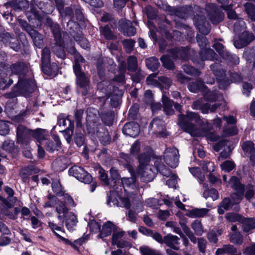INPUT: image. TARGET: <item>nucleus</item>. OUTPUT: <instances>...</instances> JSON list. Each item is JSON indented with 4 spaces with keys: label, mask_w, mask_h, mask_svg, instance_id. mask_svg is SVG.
<instances>
[{
    "label": "nucleus",
    "mask_w": 255,
    "mask_h": 255,
    "mask_svg": "<svg viewBox=\"0 0 255 255\" xmlns=\"http://www.w3.org/2000/svg\"><path fill=\"white\" fill-rule=\"evenodd\" d=\"M245 10L249 18L253 21H255V6L251 3L245 4Z\"/></svg>",
    "instance_id": "44"
},
{
    "label": "nucleus",
    "mask_w": 255,
    "mask_h": 255,
    "mask_svg": "<svg viewBox=\"0 0 255 255\" xmlns=\"http://www.w3.org/2000/svg\"><path fill=\"white\" fill-rule=\"evenodd\" d=\"M208 16L213 24H217L223 20V14L214 4H211L208 8Z\"/></svg>",
    "instance_id": "17"
},
{
    "label": "nucleus",
    "mask_w": 255,
    "mask_h": 255,
    "mask_svg": "<svg viewBox=\"0 0 255 255\" xmlns=\"http://www.w3.org/2000/svg\"><path fill=\"white\" fill-rule=\"evenodd\" d=\"M254 36L252 33L244 31L238 39L234 41L235 46L238 48H241L248 45L254 39Z\"/></svg>",
    "instance_id": "16"
},
{
    "label": "nucleus",
    "mask_w": 255,
    "mask_h": 255,
    "mask_svg": "<svg viewBox=\"0 0 255 255\" xmlns=\"http://www.w3.org/2000/svg\"><path fill=\"white\" fill-rule=\"evenodd\" d=\"M101 32L107 39H112L114 37L108 26L102 27Z\"/></svg>",
    "instance_id": "63"
},
{
    "label": "nucleus",
    "mask_w": 255,
    "mask_h": 255,
    "mask_svg": "<svg viewBox=\"0 0 255 255\" xmlns=\"http://www.w3.org/2000/svg\"><path fill=\"white\" fill-rule=\"evenodd\" d=\"M229 185L235 191V193L232 194L233 198H235V196H236V200L234 203H239L243 198L244 192L243 185L241 184L239 179L234 176L230 179Z\"/></svg>",
    "instance_id": "9"
},
{
    "label": "nucleus",
    "mask_w": 255,
    "mask_h": 255,
    "mask_svg": "<svg viewBox=\"0 0 255 255\" xmlns=\"http://www.w3.org/2000/svg\"><path fill=\"white\" fill-rule=\"evenodd\" d=\"M203 195L205 198H208L210 197L213 200H216L219 198L218 191L214 188L205 191Z\"/></svg>",
    "instance_id": "53"
},
{
    "label": "nucleus",
    "mask_w": 255,
    "mask_h": 255,
    "mask_svg": "<svg viewBox=\"0 0 255 255\" xmlns=\"http://www.w3.org/2000/svg\"><path fill=\"white\" fill-rule=\"evenodd\" d=\"M191 227L197 235L201 236L203 234L204 230L201 222L200 221H195L192 224Z\"/></svg>",
    "instance_id": "46"
},
{
    "label": "nucleus",
    "mask_w": 255,
    "mask_h": 255,
    "mask_svg": "<svg viewBox=\"0 0 255 255\" xmlns=\"http://www.w3.org/2000/svg\"><path fill=\"white\" fill-rule=\"evenodd\" d=\"M204 84L202 81L197 80L195 82H191L188 84L189 90L193 93H197L198 91L203 89Z\"/></svg>",
    "instance_id": "38"
},
{
    "label": "nucleus",
    "mask_w": 255,
    "mask_h": 255,
    "mask_svg": "<svg viewBox=\"0 0 255 255\" xmlns=\"http://www.w3.org/2000/svg\"><path fill=\"white\" fill-rule=\"evenodd\" d=\"M70 176L74 177L79 181L84 183L89 184L92 181V176L83 168L74 166L70 168L68 171Z\"/></svg>",
    "instance_id": "4"
},
{
    "label": "nucleus",
    "mask_w": 255,
    "mask_h": 255,
    "mask_svg": "<svg viewBox=\"0 0 255 255\" xmlns=\"http://www.w3.org/2000/svg\"><path fill=\"white\" fill-rule=\"evenodd\" d=\"M99 177L101 181H102L105 184L107 185L113 186L112 183L110 181V179L108 178V175L105 172V171L103 169H100L99 171Z\"/></svg>",
    "instance_id": "58"
},
{
    "label": "nucleus",
    "mask_w": 255,
    "mask_h": 255,
    "mask_svg": "<svg viewBox=\"0 0 255 255\" xmlns=\"http://www.w3.org/2000/svg\"><path fill=\"white\" fill-rule=\"evenodd\" d=\"M179 156L178 150L176 148H168L164 151V161L171 168H175L178 166Z\"/></svg>",
    "instance_id": "7"
},
{
    "label": "nucleus",
    "mask_w": 255,
    "mask_h": 255,
    "mask_svg": "<svg viewBox=\"0 0 255 255\" xmlns=\"http://www.w3.org/2000/svg\"><path fill=\"white\" fill-rule=\"evenodd\" d=\"M246 27V24L243 19L240 18L238 19L234 24V30L236 32H239L244 30Z\"/></svg>",
    "instance_id": "59"
},
{
    "label": "nucleus",
    "mask_w": 255,
    "mask_h": 255,
    "mask_svg": "<svg viewBox=\"0 0 255 255\" xmlns=\"http://www.w3.org/2000/svg\"><path fill=\"white\" fill-rule=\"evenodd\" d=\"M42 69L43 72L47 75H56L58 71V66L55 63L47 64Z\"/></svg>",
    "instance_id": "34"
},
{
    "label": "nucleus",
    "mask_w": 255,
    "mask_h": 255,
    "mask_svg": "<svg viewBox=\"0 0 255 255\" xmlns=\"http://www.w3.org/2000/svg\"><path fill=\"white\" fill-rule=\"evenodd\" d=\"M192 106L193 109H201L202 113L205 114L208 113V110L212 112H214L219 107V105L215 104L211 106L208 103L202 105L200 100H197L194 102Z\"/></svg>",
    "instance_id": "23"
},
{
    "label": "nucleus",
    "mask_w": 255,
    "mask_h": 255,
    "mask_svg": "<svg viewBox=\"0 0 255 255\" xmlns=\"http://www.w3.org/2000/svg\"><path fill=\"white\" fill-rule=\"evenodd\" d=\"M209 212L206 208H195L190 210L188 213V216L192 218H201L204 217Z\"/></svg>",
    "instance_id": "32"
},
{
    "label": "nucleus",
    "mask_w": 255,
    "mask_h": 255,
    "mask_svg": "<svg viewBox=\"0 0 255 255\" xmlns=\"http://www.w3.org/2000/svg\"><path fill=\"white\" fill-rule=\"evenodd\" d=\"M105 93L108 97L111 96L112 97L111 100V105L114 107H117L119 104V98L123 94L122 91L112 85H109L108 87V90H105Z\"/></svg>",
    "instance_id": "11"
},
{
    "label": "nucleus",
    "mask_w": 255,
    "mask_h": 255,
    "mask_svg": "<svg viewBox=\"0 0 255 255\" xmlns=\"http://www.w3.org/2000/svg\"><path fill=\"white\" fill-rule=\"evenodd\" d=\"M231 143L227 140H222L218 142L214 147L215 150L219 151L221 149L222 151L219 156V158H226L229 157L230 152L231 151L230 147Z\"/></svg>",
    "instance_id": "15"
},
{
    "label": "nucleus",
    "mask_w": 255,
    "mask_h": 255,
    "mask_svg": "<svg viewBox=\"0 0 255 255\" xmlns=\"http://www.w3.org/2000/svg\"><path fill=\"white\" fill-rule=\"evenodd\" d=\"M70 52L74 54L75 64L73 66V69L74 70V67L76 65L80 66V63H83L85 60L79 53L76 51L74 48L72 49Z\"/></svg>",
    "instance_id": "55"
},
{
    "label": "nucleus",
    "mask_w": 255,
    "mask_h": 255,
    "mask_svg": "<svg viewBox=\"0 0 255 255\" xmlns=\"http://www.w3.org/2000/svg\"><path fill=\"white\" fill-rule=\"evenodd\" d=\"M9 128L8 124L4 121H0V134L5 135L9 133Z\"/></svg>",
    "instance_id": "60"
},
{
    "label": "nucleus",
    "mask_w": 255,
    "mask_h": 255,
    "mask_svg": "<svg viewBox=\"0 0 255 255\" xmlns=\"http://www.w3.org/2000/svg\"><path fill=\"white\" fill-rule=\"evenodd\" d=\"M230 241L237 245H241L243 243V237L240 232H236L230 235Z\"/></svg>",
    "instance_id": "39"
},
{
    "label": "nucleus",
    "mask_w": 255,
    "mask_h": 255,
    "mask_svg": "<svg viewBox=\"0 0 255 255\" xmlns=\"http://www.w3.org/2000/svg\"><path fill=\"white\" fill-rule=\"evenodd\" d=\"M242 148L246 154L250 155L251 159L255 156V147L252 141H248L244 142L242 144Z\"/></svg>",
    "instance_id": "31"
},
{
    "label": "nucleus",
    "mask_w": 255,
    "mask_h": 255,
    "mask_svg": "<svg viewBox=\"0 0 255 255\" xmlns=\"http://www.w3.org/2000/svg\"><path fill=\"white\" fill-rule=\"evenodd\" d=\"M210 68L217 77L219 88L225 89L228 87L230 82L226 78L225 71L221 68V66L216 63L211 65Z\"/></svg>",
    "instance_id": "5"
},
{
    "label": "nucleus",
    "mask_w": 255,
    "mask_h": 255,
    "mask_svg": "<svg viewBox=\"0 0 255 255\" xmlns=\"http://www.w3.org/2000/svg\"><path fill=\"white\" fill-rule=\"evenodd\" d=\"M241 223L243 224V229L245 232H248L255 227V223L252 219L243 217Z\"/></svg>",
    "instance_id": "36"
},
{
    "label": "nucleus",
    "mask_w": 255,
    "mask_h": 255,
    "mask_svg": "<svg viewBox=\"0 0 255 255\" xmlns=\"http://www.w3.org/2000/svg\"><path fill=\"white\" fill-rule=\"evenodd\" d=\"M150 156L148 153H142L138 157L139 165L138 167L147 166L149 164Z\"/></svg>",
    "instance_id": "42"
},
{
    "label": "nucleus",
    "mask_w": 255,
    "mask_h": 255,
    "mask_svg": "<svg viewBox=\"0 0 255 255\" xmlns=\"http://www.w3.org/2000/svg\"><path fill=\"white\" fill-rule=\"evenodd\" d=\"M183 69L184 71L188 74L195 76H198L200 74V72L198 70L190 65H184L183 66Z\"/></svg>",
    "instance_id": "61"
},
{
    "label": "nucleus",
    "mask_w": 255,
    "mask_h": 255,
    "mask_svg": "<svg viewBox=\"0 0 255 255\" xmlns=\"http://www.w3.org/2000/svg\"><path fill=\"white\" fill-rule=\"evenodd\" d=\"M236 200V196H235V198H233L232 195L231 196V199L229 198H225L224 200L220 204V205H221V207H223L224 209L227 210L231 209L234 204L238 203H234Z\"/></svg>",
    "instance_id": "41"
},
{
    "label": "nucleus",
    "mask_w": 255,
    "mask_h": 255,
    "mask_svg": "<svg viewBox=\"0 0 255 255\" xmlns=\"http://www.w3.org/2000/svg\"><path fill=\"white\" fill-rule=\"evenodd\" d=\"M11 6L14 9L22 10L27 8L29 3L26 0H21L20 3H12Z\"/></svg>",
    "instance_id": "56"
},
{
    "label": "nucleus",
    "mask_w": 255,
    "mask_h": 255,
    "mask_svg": "<svg viewBox=\"0 0 255 255\" xmlns=\"http://www.w3.org/2000/svg\"><path fill=\"white\" fill-rule=\"evenodd\" d=\"M52 189L53 192L59 196H62L65 193L63 190L61 185L60 182L57 181H54L52 184Z\"/></svg>",
    "instance_id": "48"
},
{
    "label": "nucleus",
    "mask_w": 255,
    "mask_h": 255,
    "mask_svg": "<svg viewBox=\"0 0 255 255\" xmlns=\"http://www.w3.org/2000/svg\"><path fill=\"white\" fill-rule=\"evenodd\" d=\"M74 73L76 76V82L77 85L81 88H84L85 90L82 92L83 95H86L88 91L90 90V79L89 76L81 71V66L76 65L74 67Z\"/></svg>",
    "instance_id": "3"
},
{
    "label": "nucleus",
    "mask_w": 255,
    "mask_h": 255,
    "mask_svg": "<svg viewBox=\"0 0 255 255\" xmlns=\"http://www.w3.org/2000/svg\"><path fill=\"white\" fill-rule=\"evenodd\" d=\"M236 248L232 245L228 244L223 246L222 248L218 249L215 253L216 255H223L225 254H233L236 253Z\"/></svg>",
    "instance_id": "28"
},
{
    "label": "nucleus",
    "mask_w": 255,
    "mask_h": 255,
    "mask_svg": "<svg viewBox=\"0 0 255 255\" xmlns=\"http://www.w3.org/2000/svg\"><path fill=\"white\" fill-rule=\"evenodd\" d=\"M77 222L76 216L72 213H70L66 219V226L70 231H73Z\"/></svg>",
    "instance_id": "29"
},
{
    "label": "nucleus",
    "mask_w": 255,
    "mask_h": 255,
    "mask_svg": "<svg viewBox=\"0 0 255 255\" xmlns=\"http://www.w3.org/2000/svg\"><path fill=\"white\" fill-rule=\"evenodd\" d=\"M33 133V130L28 129L23 125H19L16 129L17 142L23 146L27 145Z\"/></svg>",
    "instance_id": "8"
},
{
    "label": "nucleus",
    "mask_w": 255,
    "mask_h": 255,
    "mask_svg": "<svg viewBox=\"0 0 255 255\" xmlns=\"http://www.w3.org/2000/svg\"><path fill=\"white\" fill-rule=\"evenodd\" d=\"M216 54L212 49L202 50L200 53V57L202 61L206 60H214L216 59Z\"/></svg>",
    "instance_id": "27"
},
{
    "label": "nucleus",
    "mask_w": 255,
    "mask_h": 255,
    "mask_svg": "<svg viewBox=\"0 0 255 255\" xmlns=\"http://www.w3.org/2000/svg\"><path fill=\"white\" fill-rule=\"evenodd\" d=\"M125 234V232L122 230H118L117 227L114 230L112 235V244L116 245L118 248H124V246L122 244L120 241Z\"/></svg>",
    "instance_id": "25"
},
{
    "label": "nucleus",
    "mask_w": 255,
    "mask_h": 255,
    "mask_svg": "<svg viewBox=\"0 0 255 255\" xmlns=\"http://www.w3.org/2000/svg\"><path fill=\"white\" fill-rule=\"evenodd\" d=\"M61 144L59 138L58 136L54 135V141L48 138L42 140L41 145H42L47 151L52 152Z\"/></svg>",
    "instance_id": "21"
},
{
    "label": "nucleus",
    "mask_w": 255,
    "mask_h": 255,
    "mask_svg": "<svg viewBox=\"0 0 255 255\" xmlns=\"http://www.w3.org/2000/svg\"><path fill=\"white\" fill-rule=\"evenodd\" d=\"M180 238L176 236L169 234L164 237V242L168 247L178 251L179 249V245Z\"/></svg>",
    "instance_id": "22"
},
{
    "label": "nucleus",
    "mask_w": 255,
    "mask_h": 255,
    "mask_svg": "<svg viewBox=\"0 0 255 255\" xmlns=\"http://www.w3.org/2000/svg\"><path fill=\"white\" fill-rule=\"evenodd\" d=\"M53 34L56 39V45L53 47V52L58 57L62 59L65 58V53L62 45V42L60 39V32L58 29L53 31Z\"/></svg>",
    "instance_id": "19"
},
{
    "label": "nucleus",
    "mask_w": 255,
    "mask_h": 255,
    "mask_svg": "<svg viewBox=\"0 0 255 255\" xmlns=\"http://www.w3.org/2000/svg\"><path fill=\"white\" fill-rule=\"evenodd\" d=\"M136 179L135 177L132 176L129 178H122L120 183L123 184L124 186H126L127 187L131 186L132 188L135 186V183Z\"/></svg>",
    "instance_id": "51"
},
{
    "label": "nucleus",
    "mask_w": 255,
    "mask_h": 255,
    "mask_svg": "<svg viewBox=\"0 0 255 255\" xmlns=\"http://www.w3.org/2000/svg\"><path fill=\"white\" fill-rule=\"evenodd\" d=\"M137 68L136 58L133 56L128 59V70L130 71H136Z\"/></svg>",
    "instance_id": "54"
},
{
    "label": "nucleus",
    "mask_w": 255,
    "mask_h": 255,
    "mask_svg": "<svg viewBox=\"0 0 255 255\" xmlns=\"http://www.w3.org/2000/svg\"><path fill=\"white\" fill-rule=\"evenodd\" d=\"M214 47L219 54L224 58L229 56V53L225 49L224 46L219 42H216L214 44Z\"/></svg>",
    "instance_id": "45"
},
{
    "label": "nucleus",
    "mask_w": 255,
    "mask_h": 255,
    "mask_svg": "<svg viewBox=\"0 0 255 255\" xmlns=\"http://www.w3.org/2000/svg\"><path fill=\"white\" fill-rule=\"evenodd\" d=\"M25 26L23 25L25 30L27 31L33 39L34 45L40 48L43 44V36L37 32L36 30L31 28L26 23H25Z\"/></svg>",
    "instance_id": "20"
},
{
    "label": "nucleus",
    "mask_w": 255,
    "mask_h": 255,
    "mask_svg": "<svg viewBox=\"0 0 255 255\" xmlns=\"http://www.w3.org/2000/svg\"><path fill=\"white\" fill-rule=\"evenodd\" d=\"M27 71V67L22 62L12 64L9 67L3 63H0V74H6L11 76L12 74L18 75L17 85L21 92L32 93L34 89L35 84L33 80L24 77Z\"/></svg>",
    "instance_id": "1"
},
{
    "label": "nucleus",
    "mask_w": 255,
    "mask_h": 255,
    "mask_svg": "<svg viewBox=\"0 0 255 255\" xmlns=\"http://www.w3.org/2000/svg\"><path fill=\"white\" fill-rule=\"evenodd\" d=\"M42 68L49 64L50 61V51L48 48H44L41 54Z\"/></svg>",
    "instance_id": "37"
},
{
    "label": "nucleus",
    "mask_w": 255,
    "mask_h": 255,
    "mask_svg": "<svg viewBox=\"0 0 255 255\" xmlns=\"http://www.w3.org/2000/svg\"><path fill=\"white\" fill-rule=\"evenodd\" d=\"M56 212L58 215L62 214L65 216L68 212V209L62 202H59L56 206Z\"/></svg>",
    "instance_id": "57"
},
{
    "label": "nucleus",
    "mask_w": 255,
    "mask_h": 255,
    "mask_svg": "<svg viewBox=\"0 0 255 255\" xmlns=\"http://www.w3.org/2000/svg\"><path fill=\"white\" fill-rule=\"evenodd\" d=\"M145 63L147 68L152 71L157 70L160 64L158 58L155 57H151L146 59Z\"/></svg>",
    "instance_id": "33"
},
{
    "label": "nucleus",
    "mask_w": 255,
    "mask_h": 255,
    "mask_svg": "<svg viewBox=\"0 0 255 255\" xmlns=\"http://www.w3.org/2000/svg\"><path fill=\"white\" fill-rule=\"evenodd\" d=\"M116 229V226L111 221H108L103 224L102 230H100L99 237L104 238L110 235L112 232Z\"/></svg>",
    "instance_id": "24"
},
{
    "label": "nucleus",
    "mask_w": 255,
    "mask_h": 255,
    "mask_svg": "<svg viewBox=\"0 0 255 255\" xmlns=\"http://www.w3.org/2000/svg\"><path fill=\"white\" fill-rule=\"evenodd\" d=\"M156 169L158 170L163 176L169 177L173 175L170 170L168 169L165 165L160 164L156 165Z\"/></svg>",
    "instance_id": "50"
},
{
    "label": "nucleus",
    "mask_w": 255,
    "mask_h": 255,
    "mask_svg": "<svg viewBox=\"0 0 255 255\" xmlns=\"http://www.w3.org/2000/svg\"><path fill=\"white\" fill-rule=\"evenodd\" d=\"M189 171L194 177L197 178L199 179L200 184L203 182L205 179V176L204 173L201 171L200 168H190Z\"/></svg>",
    "instance_id": "43"
},
{
    "label": "nucleus",
    "mask_w": 255,
    "mask_h": 255,
    "mask_svg": "<svg viewBox=\"0 0 255 255\" xmlns=\"http://www.w3.org/2000/svg\"><path fill=\"white\" fill-rule=\"evenodd\" d=\"M140 132L139 125L134 122H129L125 125L123 128L124 134L130 137H135Z\"/></svg>",
    "instance_id": "18"
},
{
    "label": "nucleus",
    "mask_w": 255,
    "mask_h": 255,
    "mask_svg": "<svg viewBox=\"0 0 255 255\" xmlns=\"http://www.w3.org/2000/svg\"><path fill=\"white\" fill-rule=\"evenodd\" d=\"M139 251L142 255H162L158 251L152 250L147 247H141Z\"/></svg>",
    "instance_id": "52"
},
{
    "label": "nucleus",
    "mask_w": 255,
    "mask_h": 255,
    "mask_svg": "<svg viewBox=\"0 0 255 255\" xmlns=\"http://www.w3.org/2000/svg\"><path fill=\"white\" fill-rule=\"evenodd\" d=\"M136 174L143 182H148L151 181L155 177L154 167L152 165L138 167L136 171Z\"/></svg>",
    "instance_id": "6"
},
{
    "label": "nucleus",
    "mask_w": 255,
    "mask_h": 255,
    "mask_svg": "<svg viewBox=\"0 0 255 255\" xmlns=\"http://www.w3.org/2000/svg\"><path fill=\"white\" fill-rule=\"evenodd\" d=\"M119 29L124 33L128 36L134 35L136 33L135 28L132 26L130 21L127 19H121L119 22Z\"/></svg>",
    "instance_id": "13"
},
{
    "label": "nucleus",
    "mask_w": 255,
    "mask_h": 255,
    "mask_svg": "<svg viewBox=\"0 0 255 255\" xmlns=\"http://www.w3.org/2000/svg\"><path fill=\"white\" fill-rule=\"evenodd\" d=\"M171 52L172 54V58L174 59L178 58L179 56L184 59L188 54V51L183 48L173 49Z\"/></svg>",
    "instance_id": "40"
},
{
    "label": "nucleus",
    "mask_w": 255,
    "mask_h": 255,
    "mask_svg": "<svg viewBox=\"0 0 255 255\" xmlns=\"http://www.w3.org/2000/svg\"><path fill=\"white\" fill-rule=\"evenodd\" d=\"M119 202V197L117 198L115 195L111 194L108 197L107 203L110 206H117L118 207Z\"/></svg>",
    "instance_id": "62"
},
{
    "label": "nucleus",
    "mask_w": 255,
    "mask_h": 255,
    "mask_svg": "<svg viewBox=\"0 0 255 255\" xmlns=\"http://www.w3.org/2000/svg\"><path fill=\"white\" fill-rule=\"evenodd\" d=\"M119 29L124 33L128 36L134 35L136 33L135 28L132 26L130 21L127 19H121L119 22Z\"/></svg>",
    "instance_id": "12"
},
{
    "label": "nucleus",
    "mask_w": 255,
    "mask_h": 255,
    "mask_svg": "<svg viewBox=\"0 0 255 255\" xmlns=\"http://www.w3.org/2000/svg\"><path fill=\"white\" fill-rule=\"evenodd\" d=\"M110 174L111 176V179L113 181V187H114L116 185L117 183H120L121 178H120V176L119 174L118 171L115 167H112L110 169Z\"/></svg>",
    "instance_id": "47"
},
{
    "label": "nucleus",
    "mask_w": 255,
    "mask_h": 255,
    "mask_svg": "<svg viewBox=\"0 0 255 255\" xmlns=\"http://www.w3.org/2000/svg\"><path fill=\"white\" fill-rule=\"evenodd\" d=\"M200 119L198 114L193 112H187L185 116H179L178 124L185 131L193 136H203L206 131H201L196 128L193 122L200 123Z\"/></svg>",
    "instance_id": "2"
},
{
    "label": "nucleus",
    "mask_w": 255,
    "mask_h": 255,
    "mask_svg": "<svg viewBox=\"0 0 255 255\" xmlns=\"http://www.w3.org/2000/svg\"><path fill=\"white\" fill-rule=\"evenodd\" d=\"M162 102L165 114L167 115H173L174 114V110L172 109L173 102L164 94L162 95Z\"/></svg>",
    "instance_id": "26"
},
{
    "label": "nucleus",
    "mask_w": 255,
    "mask_h": 255,
    "mask_svg": "<svg viewBox=\"0 0 255 255\" xmlns=\"http://www.w3.org/2000/svg\"><path fill=\"white\" fill-rule=\"evenodd\" d=\"M160 60L162 63L163 66L169 69H173L174 68V63L172 60L167 55H163L160 58Z\"/></svg>",
    "instance_id": "49"
},
{
    "label": "nucleus",
    "mask_w": 255,
    "mask_h": 255,
    "mask_svg": "<svg viewBox=\"0 0 255 255\" xmlns=\"http://www.w3.org/2000/svg\"><path fill=\"white\" fill-rule=\"evenodd\" d=\"M33 131L34 133L32 134V137L36 138L40 144L42 140L47 139L49 136L48 132L45 129L39 128Z\"/></svg>",
    "instance_id": "30"
},
{
    "label": "nucleus",
    "mask_w": 255,
    "mask_h": 255,
    "mask_svg": "<svg viewBox=\"0 0 255 255\" xmlns=\"http://www.w3.org/2000/svg\"><path fill=\"white\" fill-rule=\"evenodd\" d=\"M149 129L152 133L161 137L167 135L165 128L164 122L159 118H156L152 120L149 125Z\"/></svg>",
    "instance_id": "10"
},
{
    "label": "nucleus",
    "mask_w": 255,
    "mask_h": 255,
    "mask_svg": "<svg viewBox=\"0 0 255 255\" xmlns=\"http://www.w3.org/2000/svg\"><path fill=\"white\" fill-rule=\"evenodd\" d=\"M1 148L3 150L8 153H12L17 151L14 141L10 139L5 140L2 144Z\"/></svg>",
    "instance_id": "35"
},
{
    "label": "nucleus",
    "mask_w": 255,
    "mask_h": 255,
    "mask_svg": "<svg viewBox=\"0 0 255 255\" xmlns=\"http://www.w3.org/2000/svg\"><path fill=\"white\" fill-rule=\"evenodd\" d=\"M73 132V128L67 127L65 130L62 131L64 136L67 142L70 143L72 140V135Z\"/></svg>",
    "instance_id": "64"
},
{
    "label": "nucleus",
    "mask_w": 255,
    "mask_h": 255,
    "mask_svg": "<svg viewBox=\"0 0 255 255\" xmlns=\"http://www.w3.org/2000/svg\"><path fill=\"white\" fill-rule=\"evenodd\" d=\"M119 29L124 33L128 36L134 35L136 33L135 28L132 26L130 21L127 19H121L119 22Z\"/></svg>",
    "instance_id": "14"
}]
</instances>
